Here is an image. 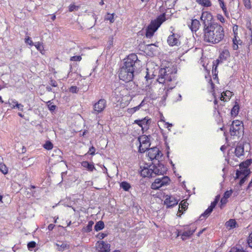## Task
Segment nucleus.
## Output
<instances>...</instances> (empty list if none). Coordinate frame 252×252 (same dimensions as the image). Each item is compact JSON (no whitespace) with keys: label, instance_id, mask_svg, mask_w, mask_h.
<instances>
[{"label":"nucleus","instance_id":"4468645a","mask_svg":"<svg viewBox=\"0 0 252 252\" xmlns=\"http://www.w3.org/2000/svg\"><path fill=\"white\" fill-rule=\"evenodd\" d=\"M180 35L178 34L173 33L170 35L167 39V42L170 46H179L180 44L179 40Z\"/></svg>","mask_w":252,"mask_h":252},{"label":"nucleus","instance_id":"774afa93","mask_svg":"<svg viewBox=\"0 0 252 252\" xmlns=\"http://www.w3.org/2000/svg\"><path fill=\"white\" fill-rule=\"evenodd\" d=\"M46 89V90L48 92H52V90L51 88L49 86H47Z\"/></svg>","mask_w":252,"mask_h":252},{"label":"nucleus","instance_id":"423d86ee","mask_svg":"<svg viewBox=\"0 0 252 252\" xmlns=\"http://www.w3.org/2000/svg\"><path fill=\"white\" fill-rule=\"evenodd\" d=\"M150 137L146 135H142L138 137V141L140 144L139 146V152L144 153L149 149L150 146Z\"/></svg>","mask_w":252,"mask_h":252},{"label":"nucleus","instance_id":"ea45409f","mask_svg":"<svg viewBox=\"0 0 252 252\" xmlns=\"http://www.w3.org/2000/svg\"><path fill=\"white\" fill-rule=\"evenodd\" d=\"M139 109H140L139 106H137L134 107L133 108H128L127 109V112L129 114H133L134 112H135L136 111H137V110H139Z\"/></svg>","mask_w":252,"mask_h":252},{"label":"nucleus","instance_id":"a211bd4d","mask_svg":"<svg viewBox=\"0 0 252 252\" xmlns=\"http://www.w3.org/2000/svg\"><path fill=\"white\" fill-rule=\"evenodd\" d=\"M251 173L250 170L248 168H245L240 169V170H237L236 173V178H240L241 175H244V177H248Z\"/></svg>","mask_w":252,"mask_h":252},{"label":"nucleus","instance_id":"79ce46f5","mask_svg":"<svg viewBox=\"0 0 252 252\" xmlns=\"http://www.w3.org/2000/svg\"><path fill=\"white\" fill-rule=\"evenodd\" d=\"M114 38L113 36H110L108 41L107 48L110 49L113 45Z\"/></svg>","mask_w":252,"mask_h":252},{"label":"nucleus","instance_id":"b1692460","mask_svg":"<svg viewBox=\"0 0 252 252\" xmlns=\"http://www.w3.org/2000/svg\"><path fill=\"white\" fill-rule=\"evenodd\" d=\"M229 252H248L239 243V245H236L235 247L232 248Z\"/></svg>","mask_w":252,"mask_h":252},{"label":"nucleus","instance_id":"4c0bfd02","mask_svg":"<svg viewBox=\"0 0 252 252\" xmlns=\"http://www.w3.org/2000/svg\"><path fill=\"white\" fill-rule=\"evenodd\" d=\"M188 203L187 202H184L183 203H180L179 205V212L181 213L182 210L184 209L185 210L188 207Z\"/></svg>","mask_w":252,"mask_h":252},{"label":"nucleus","instance_id":"864d4df0","mask_svg":"<svg viewBox=\"0 0 252 252\" xmlns=\"http://www.w3.org/2000/svg\"><path fill=\"white\" fill-rule=\"evenodd\" d=\"M227 202V199L222 197L220 200V208H222L223 205L225 204Z\"/></svg>","mask_w":252,"mask_h":252},{"label":"nucleus","instance_id":"c85d7f7f","mask_svg":"<svg viewBox=\"0 0 252 252\" xmlns=\"http://www.w3.org/2000/svg\"><path fill=\"white\" fill-rule=\"evenodd\" d=\"M245 242H247L246 243V244H248L249 247L252 248V237H249L248 239L244 240L243 239H241L239 240V243L243 244Z\"/></svg>","mask_w":252,"mask_h":252},{"label":"nucleus","instance_id":"ddd939ff","mask_svg":"<svg viewBox=\"0 0 252 252\" xmlns=\"http://www.w3.org/2000/svg\"><path fill=\"white\" fill-rule=\"evenodd\" d=\"M134 124H137L142 128V130H147L149 128V125L150 124V119L145 117L141 120H136L134 121Z\"/></svg>","mask_w":252,"mask_h":252},{"label":"nucleus","instance_id":"052dcab7","mask_svg":"<svg viewBox=\"0 0 252 252\" xmlns=\"http://www.w3.org/2000/svg\"><path fill=\"white\" fill-rule=\"evenodd\" d=\"M223 11L225 16L227 17H229V13L227 11L226 8H223Z\"/></svg>","mask_w":252,"mask_h":252},{"label":"nucleus","instance_id":"f257e3e1","mask_svg":"<svg viewBox=\"0 0 252 252\" xmlns=\"http://www.w3.org/2000/svg\"><path fill=\"white\" fill-rule=\"evenodd\" d=\"M125 60L124 65L119 70V77L121 80L129 82L140 72L142 63L135 54H130Z\"/></svg>","mask_w":252,"mask_h":252},{"label":"nucleus","instance_id":"2eb2a0df","mask_svg":"<svg viewBox=\"0 0 252 252\" xmlns=\"http://www.w3.org/2000/svg\"><path fill=\"white\" fill-rule=\"evenodd\" d=\"M164 204L167 208L172 207L178 204V201L172 196L167 195L164 200Z\"/></svg>","mask_w":252,"mask_h":252},{"label":"nucleus","instance_id":"7ed1b4c3","mask_svg":"<svg viewBox=\"0 0 252 252\" xmlns=\"http://www.w3.org/2000/svg\"><path fill=\"white\" fill-rule=\"evenodd\" d=\"M177 70L175 68L166 67L161 68L159 71L157 81L161 84L168 83L175 78Z\"/></svg>","mask_w":252,"mask_h":252},{"label":"nucleus","instance_id":"de8ad7c7","mask_svg":"<svg viewBox=\"0 0 252 252\" xmlns=\"http://www.w3.org/2000/svg\"><path fill=\"white\" fill-rule=\"evenodd\" d=\"M81 60V57L80 56H74L70 58V60L72 61H80Z\"/></svg>","mask_w":252,"mask_h":252},{"label":"nucleus","instance_id":"20e7f679","mask_svg":"<svg viewBox=\"0 0 252 252\" xmlns=\"http://www.w3.org/2000/svg\"><path fill=\"white\" fill-rule=\"evenodd\" d=\"M244 129V126L242 122L237 120L234 121L230 128V135L239 138L243 135Z\"/></svg>","mask_w":252,"mask_h":252},{"label":"nucleus","instance_id":"f8f14e48","mask_svg":"<svg viewBox=\"0 0 252 252\" xmlns=\"http://www.w3.org/2000/svg\"><path fill=\"white\" fill-rule=\"evenodd\" d=\"M97 252H110V245L103 241H99L96 244Z\"/></svg>","mask_w":252,"mask_h":252},{"label":"nucleus","instance_id":"473e14b6","mask_svg":"<svg viewBox=\"0 0 252 252\" xmlns=\"http://www.w3.org/2000/svg\"><path fill=\"white\" fill-rule=\"evenodd\" d=\"M213 209L211 207H209L207 209L205 210V211L203 213L200 217V218L201 219L202 217H208L213 211Z\"/></svg>","mask_w":252,"mask_h":252},{"label":"nucleus","instance_id":"9d476101","mask_svg":"<svg viewBox=\"0 0 252 252\" xmlns=\"http://www.w3.org/2000/svg\"><path fill=\"white\" fill-rule=\"evenodd\" d=\"M106 107V100L104 99H100L94 104L93 110L92 113L94 114L97 115L102 112Z\"/></svg>","mask_w":252,"mask_h":252},{"label":"nucleus","instance_id":"f3484780","mask_svg":"<svg viewBox=\"0 0 252 252\" xmlns=\"http://www.w3.org/2000/svg\"><path fill=\"white\" fill-rule=\"evenodd\" d=\"M56 245L57 246V250L59 251H63L69 248V244L66 241H58Z\"/></svg>","mask_w":252,"mask_h":252},{"label":"nucleus","instance_id":"0e129e2a","mask_svg":"<svg viewBox=\"0 0 252 252\" xmlns=\"http://www.w3.org/2000/svg\"><path fill=\"white\" fill-rule=\"evenodd\" d=\"M238 44H237L236 43L234 42V44H233V48L234 50H237L238 49Z\"/></svg>","mask_w":252,"mask_h":252},{"label":"nucleus","instance_id":"f704fd0d","mask_svg":"<svg viewBox=\"0 0 252 252\" xmlns=\"http://www.w3.org/2000/svg\"><path fill=\"white\" fill-rule=\"evenodd\" d=\"M239 108V106L237 105H235L233 106L231 110V114L232 115L236 116L238 114Z\"/></svg>","mask_w":252,"mask_h":252},{"label":"nucleus","instance_id":"49530a36","mask_svg":"<svg viewBox=\"0 0 252 252\" xmlns=\"http://www.w3.org/2000/svg\"><path fill=\"white\" fill-rule=\"evenodd\" d=\"M243 2L245 7L248 9L251 8V3L250 0H243Z\"/></svg>","mask_w":252,"mask_h":252},{"label":"nucleus","instance_id":"7c9ffc66","mask_svg":"<svg viewBox=\"0 0 252 252\" xmlns=\"http://www.w3.org/2000/svg\"><path fill=\"white\" fill-rule=\"evenodd\" d=\"M120 187L126 191H128L130 188V184L126 182H122L120 184Z\"/></svg>","mask_w":252,"mask_h":252},{"label":"nucleus","instance_id":"4be33fe9","mask_svg":"<svg viewBox=\"0 0 252 252\" xmlns=\"http://www.w3.org/2000/svg\"><path fill=\"white\" fill-rule=\"evenodd\" d=\"M81 165L84 168L87 169L90 171H93L94 169H95L94 164L92 163H89L87 161H84L81 163Z\"/></svg>","mask_w":252,"mask_h":252},{"label":"nucleus","instance_id":"6ab92c4d","mask_svg":"<svg viewBox=\"0 0 252 252\" xmlns=\"http://www.w3.org/2000/svg\"><path fill=\"white\" fill-rule=\"evenodd\" d=\"M200 26V22L197 19H193L191 20V25H189V27L192 32H196L199 29Z\"/></svg>","mask_w":252,"mask_h":252},{"label":"nucleus","instance_id":"a19ab883","mask_svg":"<svg viewBox=\"0 0 252 252\" xmlns=\"http://www.w3.org/2000/svg\"><path fill=\"white\" fill-rule=\"evenodd\" d=\"M79 6H76L74 4H70L69 6V11L70 12H72L73 11H77L78 10Z\"/></svg>","mask_w":252,"mask_h":252},{"label":"nucleus","instance_id":"dca6fc26","mask_svg":"<svg viewBox=\"0 0 252 252\" xmlns=\"http://www.w3.org/2000/svg\"><path fill=\"white\" fill-rule=\"evenodd\" d=\"M158 26H156L153 22L146 29V36L147 38H151L154 35L155 32L158 30Z\"/></svg>","mask_w":252,"mask_h":252},{"label":"nucleus","instance_id":"58836bf2","mask_svg":"<svg viewBox=\"0 0 252 252\" xmlns=\"http://www.w3.org/2000/svg\"><path fill=\"white\" fill-rule=\"evenodd\" d=\"M36 245V244L34 241H31L28 244V248L29 250L32 251V250L35 247Z\"/></svg>","mask_w":252,"mask_h":252},{"label":"nucleus","instance_id":"680f3d73","mask_svg":"<svg viewBox=\"0 0 252 252\" xmlns=\"http://www.w3.org/2000/svg\"><path fill=\"white\" fill-rule=\"evenodd\" d=\"M240 41V40H237V39H236V35H234V37L233 39V44H234V42L237 43V44H239V41Z\"/></svg>","mask_w":252,"mask_h":252},{"label":"nucleus","instance_id":"6e6d98bb","mask_svg":"<svg viewBox=\"0 0 252 252\" xmlns=\"http://www.w3.org/2000/svg\"><path fill=\"white\" fill-rule=\"evenodd\" d=\"M247 178V177H242L241 180H240V181L239 185L240 186H242L245 183V182L246 181Z\"/></svg>","mask_w":252,"mask_h":252},{"label":"nucleus","instance_id":"bb28decb","mask_svg":"<svg viewBox=\"0 0 252 252\" xmlns=\"http://www.w3.org/2000/svg\"><path fill=\"white\" fill-rule=\"evenodd\" d=\"M104 227V223L103 221H97L94 225V228L96 231L102 230Z\"/></svg>","mask_w":252,"mask_h":252},{"label":"nucleus","instance_id":"9b49d317","mask_svg":"<svg viewBox=\"0 0 252 252\" xmlns=\"http://www.w3.org/2000/svg\"><path fill=\"white\" fill-rule=\"evenodd\" d=\"M147 150L148 156L151 160L155 159L156 161H158L162 156L161 152L156 147L152 148H149Z\"/></svg>","mask_w":252,"mask_h":252},{"label":"nucleus","instance_id":"bf43d9fd","mask_svg":"<svg viewBox=\"0 0 252 252\" xmlns=\"http://www.w3.org/2000/svg\"><path fill=\"white\" fill-rule=\"evenodd\" d=\"M218 202H217V201H214L213 202H212L211 204V205L210 206V207H211L212 208L214 209L215 206H216L217 204L218 203Z\"/></svg>","mask_w":252,"mask_h":252},{"label":"nucleus","instance_id":"aec40b11","mask_svg":"<svg viewBox=\"0 0 252 252\" xmlns=\"http://www.w3.org/2000/svg\"><path fill=\"white\" fill-rule=\"evenodd\" d=\"M141 175L142 176L144 177H153V172L152 168L150 167H144L141 171Z\"/></svg>","mask_w":252,"mask_h":252},{"label":"nucleus","instance_id":"09e8293b","mask_svg":"<svg viewBox=\"0 0 252 252\" xmlns=\"http://www.w3.org/2000/svg\"><path fill=\"white\" fill-rule=\"evenodd\" d=\"M34 46L36 47L37 49L39 51H41L43 49L42 45L38 42H35L34 44Z\"/></svg>","mask_w":252,"mask_h":252},{"label":"nucleus","instance_id":"412c9836","mask_svg":"<svg viewBox=\"0 0 252 252\" xmlns=\"http://www.w3.org/2000/svg\"><path fill=\"white\" fill-rule=\"evenodd\" d=\"M244 148L241 144L237 145L235 150V154L236 157L239 158L244 155Z\"/></svg>","mask_w":252,"mask_h":252},{"label":"nucleus","instance_id":"a878e982","mask_svg":"<svg viewBox=\"0 0 252 252\" xmlns=\"http://www.w3.org/2000/svg\"><path fill=\"white\" fill-rule=\"evenodd\" d=\"M195 230V228L194 227L188 228L187 230L183 232L182 236H190L193 234Z\"/></svg>","mask_w":252,"mask_h":252},{"label":"nucleus","instance_id":"6e6552de","mask_svg":"<svg viewBox=\"0 0 252 252\" xmlns=\"http://www.w3.org/2000/svg\"><path fill=\"white\" fill-rule=\"evenodd\" d=\"M149 167L152 168L153 174L156 175H163L166 171V168L159 162V160L157 161V163H153Z\"/></svg>","mask_w":252,"mask_h":252},{"label":"nucleus","instance_id":"c03bdc74","mask_svg":"<svg viewBox=\"0 0 252 252\" xmlns=\"http://www.w3.org/2000/svg\"><path fill=\"white\" fill-rule=\"evenodd\" d=\"M13 103H14V104H15V105H13V107H12V108H15V107L16 106L19 110H23V105H22L21 104H20V103H18V102L17 101H13Z\"/></svg>","mask_w":252,"mask_h":252},{"label":"nucleus","instance_id":"1a4fd4ad","mask_svg":"<svg viewBox=\"0 0 252 252\" xmlns=\"http://www.w3.org/2000/svg\"><path fill=\"white\" fill-rule=\"evenodd\" d=\"M201 20L203 22V29L207 28L208 26L213 24H216L217 22L212 21L213 20V15L210 12L205 11L202 12V15L200 17Z\"/></svg>","mask_w":252,"mask_h":252},{"label":"nucleus","instance_id":"338daca9","mask_svg":"<svg viewBox=\"0 0 252 252\" xmlns=\"http://www.w3.org/2000/svg\"><path fill=\"white\" fill-rule=\"evenodd\" d=\"M220 5L221 8H222V10H223V8H226L225 6H224V3L223 1L220 3Z\"/></svg>","mask_w":252,"mask_h":252},{"label":"nucleus","instance_id":"8fccbe9b","mask_svg":"<svg viewBox=\"0 0 252 252\" xmlns=\"http://www.w3.org/2000/svg\"><path fill=\"white\" fill-rule=\"evenodd\" d=\"M95 149L94 146H92L90 148L88 153L91 155H94L95 154Z\"/></svg>","mask_w":252,"mask_h":252},{"label":"nucleus","instance_id":"5fc2aeb1","mask_svg":"<svg viewBox=\"0 0 252 252\" xmlns=\"http://www.w3.org/2000/svg\"><path fill=\"white\" fill-rule=\"evenodd\" d=\"M217 19H218V20H219L220 22H221L222 23H224V22H225V19H224V17L221 15L218 14L217 15Z\"/></svg>","mask_w":252,"mask_h":252},{"label":"nucleus","instance_id":"c756f323","mask_svg":"<svg viewBox=\"0 0 252 252\" xmlns=\"http://www.w3.org/2000/svg\"><path fill=\"white\" fill-rule=\"evenodd\" d=\"M94 224V222L93 221H89L87 226L83 228L84 231L85 232H90L92 230V227Z\"/></svg>","mask_w":252,"mask_h":252},{"label":"nucleus","instance_id":"69168bd1","mask_svg":"<svg viewBox=\"0 0 252 252\" xmlns=\"http://www.w3.org/2000/svg\"><path fill=\"white\" fill-rule=\"evenodd\" d=\"M54 226L55 225L53 224H50L48 225V229H49V230H52L53 229Z\"/></svg>","mask_w":252,"mask_h":252},{"label":"nucleus","instance_id":"e433bc0d","mask_svg":"<svg viewBox=\"0 0 252 252\" xmlns=\"http://www.w3.org/2000/svg\"><path fill=\"white\" fill-rule=\"evenodd\" d=\"M114 13H113L112 14L108 13L107 16L105 18V20H109L111 23H113L114 21Z\"/></svg>","mask_w":252,"mask_h":252},{"label":"nucleus","instance_id":"4d7b16f0","mask_svg":"<svg viewBox=\"0 0 252 252\" xmlns=\"http://www.w3.org/2000/svg\"><path fill=\"white\" fill-rule=\"evenodd\" d=\"M56 105H48L49 109L51 111H54L56 109Z\"/></svg>","mask_w":252,"mask_h":252},{"label":"nucleus","instance_id":"13d9d810","mask_svg":"<svg viewBox=\"0 0 252 252\" xmlns=\"http://www.w3.org/2000/svg\"><path fill=\"white\" fill-rule=\"evenodd\" d=\"M25 42L26 43H28L31 45L33 44L32 40L30 39L29 37L26 39Z\"/></svg>","mask_w":252,"mask_h":252},{"label":"nucleus","instance_id":"2f4dec72","mask_svg":"<svg viewBox=\"0 0 252 252\" xmlns=\"http://www.w3.org/2000/svg\"><path fill=\"white\" fill-rule=\"evenodd\" d=\"M213 209L211 207H209L207 209L205 210V211L203 213L200 217V218L201 219L202 217H208L213 211Z\"/></svg>","mask_w":252,"mask_h":252},{"label":"nucleus","instance_id":"603ef678","mask_svg":"<svg viewBox=\"0 0 252 252\" xmlns=\"http://www.w3.org/2000/svg\"><path fill=\"white\" fill-rule=\"evenodd\" d=\"M49 84L50 85L54 87H56L58 86L57 82L55 80L52 79L50 80Z\"/></svg>","mask_w":252,"mask_h":252},{"label":"nucleus","instance_id":"37998d69","mask_svg":"<svg viewBox=\"0 0 252 252\" xmlns=\"http://www.w3.org/2000/svg\"><path fill=\"white\" fill-rule=\"evenodd\" d=\"M252 163V160L251 159H248L246 160L245 161L242 162L240 164V167H242L244 165V164H246V166H249Z\"/></svg>","mask_w":252,"mask_h":252},{"label":"nucleus","instance_id":"39448f33","mask_svg":"<svg viewBox=\"0 0 252 252\" xmlns=\"http://www.w3.org/2000/svg\"><path fill=\"white\" fill-rule=\"evenodd\" d=\"M229 56L230 53L229 51L226 49H224L220 53L219 58L217 60L213 62L212 73L214 74L215 75H217L216 72L218 65L220 63H221L223 61H226Z\"/></svg>","mask_w":252,"mask_h":252},{"label":"nucleus","instance_id":"0eeeda50","mask_svg":"<svg viewBox=\"0 0 252 252\" xmlns=\"http://www.w3.org/2000/svg\"><path fill=\"white\" fill-rule=\"evenodd\" d=\"M170 179L167 176H164L161 178H158L152 184L151 188L153 189H158L163 186L169 184Z\"/></svg>","mask_w":252,"mask_h":252},{"label":"nucleus","instance_id":"e2e57ef3","mask_svg":"<svg viewBox=\"0 0 252 252\" xmlns=\"http://www.w3.org/2000/svg\"><path fill=\"white\" fill-rule=\"evenodd\" d=\"M238 29V26L237 25H235L233 27V31L234 32V34L235 35H236V31Z\"/></svg>","mask_w":252,"mask_h":252},{"label":"nucleus","instance_id":"3c124183","mask_svg":"<svg viewBox=\"0 0 252 252\" xmlns=\"http://www.w3.org/2000/svg\"><path fill=\"white\" fill-rule=\"evenodd\" d=\"M78 91L76 86H71L69 89V91L72 93H76Z\"/></svg>","mask_w":252,"mask_h":252},{"label":"nucleus","instance_id":"72a5a7b5","mask_svg":"<svg viewBox=\"0 0 252 252\" xmlns=\"http://www.w3.org/2000/svg\"><path fill=\"white\" fill-rule=\"evenodd\" d=\"M43 147L45 149L49 150L53 148V144L50 141H47L44 144Z\"/></svg>","mask_w":252,"mask_h":252},{"label":"nucleus","instance_id":"cd10ccee","mask_svg":"<svg viewBox=\"0 0 252 252\" xmlns=\"http://www.w3.org/2000/svg\"><path fill=\"white\" fill-rule=\"evenodd\" d=\"M196 2L203 6L209 7L211 5V2L209 0H196Z\"/></svg>","mask_w":252,"mask_h":252},{"label":"nucleus","instance_id":"5701e85b","mask_svg":"<svg viewBox=\"0 0 252 252\" xmlns=\"http://www.w3.org/2000/svg\"><path fill=\"white\" fill-rule=\"evenodd\" d=\"M165 21V16L164 14L160 15L158 17L156 21L153 22V23L157 26H158V28L160 27L161 24Z\"/></svg>","mask_w":252,"mask_h":252},{"label":"nucleus","instance_id":"c9c22d12","mask_svg":"<svg viewBox=\"0 0 252 252\" xmlns=\"http://www.w3.org/2000/svg\"><path fill=\"white\" fill-rule=\"evenodd\" d=\"M0 171L4 174H6L8 172V169L4 164H0Z\"/></svg>","mask_w":252,"mask_h":252},{"label":"nucleus","instance_id":"a18cd8bd","mask_svg":"<svg viewBox=\"0 0 252 252\" xmlns=\"http://www.w3.org/2000/svg\"><path fill=\"white\" fill-rule=\"evenodd\" d=\"M232 193V190H227L224 192L223 197L226 199H228L231 195Z\"/></svg>","mask_w":252,"mask_h":252},{"label":"nucleus","instance_id":"393cba45","mask_svg":"<svg viewBox=\"0 0 252 252\" xmlns=\"http://www.w3.org/2000/svg\"><path fill=\"white\" fill-rule=\"evenodd\" d=\"M236 224L237 223L235 220L230 219L228 221L226 222L225 225L227 228L230 229L236 227Z\"/></svg>","mask_w":252,"mask_h":252},{"label":"nucleus","instance_id":"f03ea898","mask_svg":"<svg viewBox=\"0 0 252 252\" xmlns=\"http://www.w3.org/2000/svg\"><path fill=\"white\" fill-rule=\"evenodd\" d=\"M203 34L204 41L213 44L219 43L224 37V29L218 23L203 29Z\"/></svg>","mask_w":252,"mask_h":252}]
</instances>
